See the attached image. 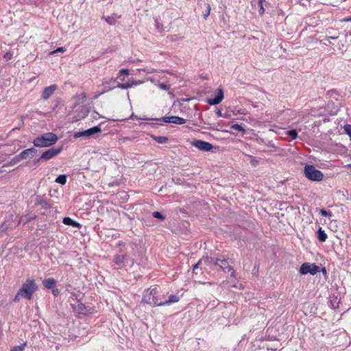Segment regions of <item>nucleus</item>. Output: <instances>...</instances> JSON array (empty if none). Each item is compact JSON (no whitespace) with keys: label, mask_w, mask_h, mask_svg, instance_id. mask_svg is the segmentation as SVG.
Segmentation results:
<instances>
[{"label":"nucleus","mask_w":351,"mask_h":351,"mask_svg":"<svg viewBox=\"0 0 351 351\" xmlns=\"http://www.w3.org/2000/svg\"><path fill=\"white\" fill-rule=\"evenodd\" d=\"M179 301V297L176 295H171L168 300H163L162 306L169 305L171 303L178 302Z\"/></svg>","instance_id":"19"},{"label":"nucleus","mask_w":351,"mask_h":351,"mask_svg":"<svg viewBox=\"0 0 351 351\" xmlns=\"http://www.w3.org/2000/svg\"><path fill=\"white\" fill-rule=\"evenodd\" d=\"M21 298H23V295L19 291L16 293V295L12 300V302L14 303H18L20 301Z\"/></svg>","instance_id":"37"},{"label":"nucleus","mask_w":351,"mask_h":351,"mask_svg":"<svg viewBox=\"0 0 351 351\" xmlns=\"http://www.w3.org/2000/svg\"><path fill=\"white\" fill-rule=\"evenodd\" d=\"M172 120H173V123L178 124V125H182L186 122V119H184L182 117H178V116H173Z\"/></svg>","instance_id":"23"},{"label":"nucleus","mask_w":351,"mask_h":351,"mask_svg":"<svg viewBox=\"0 0 351 351\" xmlns=\"http://www.w3.org/2000/svg\"><path fill=\"white\" fill-rule=\"evenodd\" d=\"M167 38L171 42H176L182 40L183 37L180 35L174 34L168 36Z\"/></svg>","instance_id":"27"},{"label":"nucleus","mask_w":351,"mask_h":351,"mask_svg":"<svg viewBox=\"0 0 351 351\" xmlns=\"http://www.w3.org/2000/svg\"><path fill=\"white\" fill-rule=\"evenodd\" d=\"M210 10H211L210 5L209 4H207L206 9L205 12L203 14L204 18L205 19H206L207 17L209 16L210 12Z\"/></svg>","instance_id":"38"},{"label":"nucleus","mask_w":351,"mask_h":351,"mask_svg":"<svg viewBox=\"0 0 351 351\" xmlns=\"http://www.w3.org/2000/svg\"><path fill=\"white\" fill-rule=\"evenodd\" d=\"M201 259H202V263H204L205 265L209 266V267H210L212 265H215V262L216 261V259L211 258V257H208V256L202 258Z\"/></svg>","instance_id":"21"},{"label":"nucleus","mask_w":351,"mask_h":351,"mask_svg":"<svg viewBox=\"0 0 351 351\" xmlns=\"http://www.w3.org/2000/svg\"><path fill=\"white\" fill-rule=\"evenodd\" d=\"M141 83V82H140V81H135V80L130 81V84H131V87H132L134 85L140 84Z\"/></svg>","instance_id":"46"},{"label":"nucleus","mask_w":351,"mask_h":351,"mask_svg":"<svg viewBox=\"0 0 351 351\" xmlns=\"http://www.w3.org/2000/svg\"><path fill=\"white\" fill-rule=\"evenodd\" d=\"M129 256L126 254L121 255H116L114 258V263L117 266V269H121L123 267L125 262L128 260Z\"/></svg>","instance_id":"13"},{"label":"nucleus","mask_w":351,"mask_h":351,"mask_svg":"<svg viewBox=\"0 0 351 351\" xmlns=\"http://www.w3.org/2000/svg\"><path fill=\"white\" fill-rule=\"evenodd\" d=\"M338 38V36H326V40L329 43H331V40H336Z\"/></svg>","instance_id":"44"},{"label":"nucleus","mask_w":351,"mask_h":351,"mask_svg":"<svg viewBox=\"0 0 351 351\" xmlns=\"http://www.w3.org/2000/svg\"><path fill=\"white\" fill-rule=\"evenodd\" d=\"M322 271H323V272H326V269L324 267L322 268Z\"/></svg>","instance_id":"54"},{"label":"nucleus","mask_w":351,"mask_h":351,"mask_svg":"<svg viewBox=\"0 0 351 351\" xmlns=\"http://www.w3.org/2000/svg\"><path fill=\"white\" fill-rule=\"evenodd\" d=\"M158 87L160 89L164 90H168L170 89V86L169 84H164V83H160L158 84Z\"/></svg>","instance_id":"39"},{"label":"nucleus","mask_w":351,"mask_h":351,"mask_svg":"<svg viewBox=\"0 0 351 351\" xmlns=\"http://www.w3.org/2000/svg\"><path fill=\"white\" fill-rule=\"evenodd\" d=\"M22 159L19 157V154L14 157L9 162L10 165H14L21 161Z\"/></svg>","instance_id":"35"},{"label":"nucleus","mask_w":351,"mask_h":351,"mask_svg":"<svg viewBox=\"0 0 351 351\" xmlns=\"http://www.w3.org/2000/svg\"><path fill=\"white\" fill-rule=\"evenodd\" d=\"M319 213L322 215V216H324V217H331L332 216V214L331 212L330 211H328L324 208H322L320 209L319 210Z\"/></svg>","instance_id":"34"},{"label":"nucleus","mask_w":351,"mask_h":351,"mask_svg":"<svg viewBox=\"0 0 351 351\" xmlns=\"http://www.w3.org/2000/svg\"><path fill=\"white\" fill-rule=\"evenodd\" d=\"M82 306H83V304H82V303H81V304H78V308H79V309H82Z\"/></svg>","instance_id":"51"},{"label":"nucleus","mask_w":351,"mask_h":351,"mask_svg":"<svg viewBox=\"0 0 351 351\" xmlns=\"http://www.w3.org/2000/svg\"><path fill=\"white\" fill-rule=\"evenodd\" d=\"M119 75H129V70L127 69H121L119 71Z\"/></svg>","instance_id":"42"},{"label":"nucleus","mask_w":351,"mask_h":351,"mask_svg":"<svg viewBox=\"0 0 351 351\" xmlns=\"http://www.w3.org/2000/svg\"><path fill=\"white\" fill-rule=\"evenodd\" d=\"M72 295L77 298V295L75 293H72Z\"/></svg>","instance_id":"55"},{"label":"nucleus","mask_w":351,"mask_h":351,"mask_svg":"<svg viewBox=\"0 0 351 351\" xmlns=\"http://www.w3.org/2000/svg\"><path fill=\"white\" fill-rule=\"evenodd\" d=\"M172 119H173V116H170V117H163L161 119H154V120L158 121H162L163 122H165V123H173Z\"/></svg>","instance_id":"28"},{"label":"nucleus","mask_w":351,"mask_h":351,"mask_svg":"<svg viewBox=\"0 0 351 351\" xmlns=\"http://www.w3.org/2000/svg\"><path fill=\"white\" fill-rule=\"evenodd\" d=\"M152 216L155 218H157L160 220H165V216L163 215L161 213L158 212V211H155L152 213Z\"/></svg>","instance_id":"29"},{"label":"nucleus","mask_w":351,"mask_h":351,"mask_svg":"<svg viewBox=\"0 0 351 351\" xmlns=\"http://www.w3.org/2000/svg\"><path fill=\"white\" fill-rule=\"evenodd\" d=\"M348 167H349L350 168H351V164H349V165H348Z\"/></svg>","instance_id":"57"},{"label":"nucleus","mask_w":351,"mask_h":351,"mask_svg":"<svg viewBox=\"0 0 351 351\" xmlns=\"http://www.w3.org/2000/svg\"><path fill=\"white\" fill-rule=\"evenodd\" d=\"M65 51V49L64 47H58L57 49L53 51L51 53L53 54L58 52H64Z\"/></svg>","instance_id":"43"},{"label":"nucleus","mask_w":351,"mask_h":351,"mask_svg":"<svg viewBox=\"0 0 351 351\" xmlns=\"http://www.w3.org/2000/svg\"><path fill=\"white\" fill-rule=\"evenodd\" d=\"M66 175H60L56 179V182L64 185L66 182Z\"/></svg>","instance_id":"24"},{"label":"nucleus","mask_w":351,"mask_h":351,"mask_svg":"<svg viewBox=\"0 0 351 351\" xmlns=\"http://www.w3.org/2000/svg\"><path fill=\"white\" fill-rule=\"evenodd\" d=\"M62 147L50 148V149L46 150L45 152H44L41 154L40 158L37 160V161L49 160L54 158L57 155H58L62 152Z\"/></svg>","instance_id":"8"},{"label":"nucleus","mask_w":351,"mask_h":351,"mask_svg":"<svg viewBox=\"0 0 351 351\" xmlns=\"http://www.w3.org/2000/svg\"><path fill=\"white\" fill-rule=\"evenodd\" d=\"M12 53L10 51H8L3 55V58L5 61H8L12 59Z\"/></svg>","instance_id":"40"},{"label":"nucleus","mask_w":351,"mask_h":351,"mask_svg":"<svg viewBox=\"0 0 351 351\" xmlns=\"http://www.w3.org/2000/svg\"><path fill=\"white\" fill-rule=\"evenodd\" d=\"M82 97H83V98H86V94H85V93H83V94H82Z\"/></svg>","instance_id":"53"},{"label":"nucleus","mask_w":351,"mask_h":351,"mask_svg":"<svg viewBox=\"0 0 351 351\" xmlns=\"http://www.w3.org/2000/svg\"><path fill=\"white\" fill-rule=\"evenodd\" d=\"M257 142H258V143H259V144H264V145H266V143H267L264 141V139H263V138H258V139H257Z\"/></svg>","instance_id":"50"},{"label":"nucleus","mask_w":351,"mask_h":351,"mask_svg":"<svg viewBox=\"0 0 351 351\" xmlns=\"http://www.w3.org/2000/svg\"><path fill=\"white\" fill-rule=\"evenodd\" d=\"M319 271V267L314 263H304L300 268V273L302 275L310 274L311 275H315Z\"/></svg>","instance_id":"6"},{"label":"nucleus","mask_w":351,"mask_h":351,"mask_svg":"<svg viewBox=\"0 0 351 351\" xmlns=\"http://www.w3.org/2000/svg\"><path fill=\"white\" fill-rule=\"evenodd\" d=\"M248 157L250 158V164L253 166V167H256L259 165V160L257 159L256 158L252 156H248Z\"/></svg>","instance_id":"30"},{"label":"nucleus","mask_w":351,"mask_h":351,"mask_svg":"<svg viewBox=\"0 0 351 351\" xmlns=\"http://www.w3.org/2000/svg\"><path fill=\"white\" fill-rule=\"evenodd\" d=\"M101 132V125L94 126L91 128H89L86 130H84L82 132H76L73 134V137L77 138L80 137H85V138H89L90 136L99 133Z\"/></svg>","instance_id":"7"},{"label":"nucleus","mask_w":351,"mask_h":351,"mask_svg":"<svg viewBox=\"0 0 351 351\" xmlns=\"http://www.w3.org/2000/svg\"><path fill=\"white\" fill-rule=\"evenodd\" d=\"M345 132L351 138V125H347L345 126Z\"/></svg>","instance_id":"41"},{"label":"nucleus","mask_w":351,"mask_h":351,"mask_svg":"<svg viewBox=\"0 0 351 351\" xmlns=\"http://www.w3.org/2000/svg\"><path fill=\"white\" fill-rule=\"evenodd\" d=\"M152 138L156 142H157L158 143H160V144H165V143H167V141H168V138L166 136L152 135Z\"/></svg>","instance_id":"22"},{"label":"nucleus","mask_w":351,"mask_h":351,"mask_svg":"<svg viewBox=\"0 0 351 351\" xmlns=\"http://www.w3.org/2000/svg\"><path fill=\"white\" fill-rule=\"evenodd\" d=\"M223 99V90L221 88H218L217 93L214 98L208 99L207 103L211 106L219 104Z\"/></svg>","instance_id":"11"},{"label":"nucleus","mask_w":351,"mask_h":351,"mask_svg":"<svg viewBox=\"0 0 351 351\" xmlns=\"http://www.w3.org/2000/svg\"><path fill=\"white\" fill-rule=\"evenodd\" d=\"M317 239L319 241L321 242H325L326 239H327V234L325 232V231L324 230H322V228L320 227L317 232Z\"/></svg>","instance_id":"20"},{"label":"nucleus","mask_w":351,"mask_h":351,"mask_svg":"<svg viewBox=\"0 0 351 351\" xmlns=\"http://www.w3.org/2000/svg\"><path fill=\"white\" fill-rule=\"evenodd\" d=\"M163 300L160 298L157 287L147 289L144 291L143 302L152 306H162Z\"/></svg>","instance_id":"2"},{"label":"nucleus","mask_w":351,"mask_h":351,"mask_svg":"<svg viewBox=\"0 0 351 351\" xmlns=\"http://www.w3.org/2000/svg\"><path fill=\"white\" fill-rule=\"evenodd\" d=\"M56 89H57V86L55 84L45 87L42 93L43 99L44 100L48 99L53 94V93L55 92V90Z\"/></svg>","instance_id":"15"},{"label":"nucleus","mask_w":351,"mask_h":351,"mask_svg":"<svg viewBox=\"0 0 351 351\" xmlns=\"http://www.w3.org/2000/svg\"><path fill=\"white\" fill-rule=\"evenodd\" d=\"M52 293L54 296H57L58 295V294L60 293V291L58 289H53L52 290Z\"/></svg>","instance_id":"48"},{"label":"nucleus","mask_w":351,"mask_h":351,"mask_svg":"<svg viewBox=\"0 0 351 351\" xmlns=\"http://www.w3.org/2000/svg\"><path fill=\"white\" fill-rule=\"evenodd\" d=\"M267 2L266 0H252V5L254 8H258V13L261 16L263 15L265 13V8L264 6L266 5Z\"/></svg>","instance_id":"14"},{"label":"nucleus","mask_w":351,"mask_h":351,"mask_svg":"<svg viewBox=\"0 0 351 351\" xmlns=\"http://www.w3.org/2000/svg\"><path fill=\"white\" fill-rule=\"evenodd\" d=\"M58 140V136L53 132L44 133L33 141V144L36 147H48L53 145Z\"/></svg>","instance_id":"1"},{"label":"nucleus","mask_w":351,"mask_h":351,"mask_svg":"<svg viewBox=\"0 0 351 351\" xmlns=\"http://www.w3.org/2000/svg\"><path fill=\"white\" fill-rule=\"evenodd\" d=\"M25 346H26V343H24L23 344H21L19 346L14 347L11 350V351H23Z\"/></svg>","instance_id":"36"},{"label":"nucleus","mask_w":351,"mask_h":351,"mask_svg":"<svg viewBox=\"0 0 351 351\" xmlns=\"http://www.w3.org/2000/svg\"><path fill=\"white\" fill-rule=\"evenodd\" d=\"M62 222L66 226H70L75 228H80L81 225L77 222L76 221L72 219L69 217H65L63 218Z\"/></svg>","instance_id":"17"},{"label":"nucleus","mask_w":351,"mask_h":351,"mask_svg":"<svg viewBox=\"0 0 351 351\" xmlns=\"http://www.w3.org/2000/svg\"><path fill=\"white\" fill-rule=\"evenodd\" d=\"M129 139H130L129 138H125L123 139V141L129 140Z\"/></svg>","instance_id":"56"},{"label":"nucleus","mask_w":351,"mask_h":351,"mask_svg":"<svg viewBox=\"0 0 351 351\" xmlns=\"http://www.w3.org/2000/svg\"><path fill=\"white\" fill-rule=\"evenodd\" d=\"M304 174L306 178L311 181H321L324 177L322 172L312 165H306L304 169Z\"/></svg>","instance_id":"4"},{"label":"nucleus","mask_w":351,"mask_h":351,"mask_svg":"<svg viewBox=\"0 0 351 351\" xmlns=\"http://www.w3.org/2000/svg\"><path fill=\"white\" fill-rule=\"evenodd\" d=\"M102 19H104L108 24L112 25H115L117 20L114 16H102Z\"/></svg>","instance_id":"25"},{"label":"nucleus","mask_w":351,"mask_h":351,"mask_svg":"<svg viewBox=\"0 0 351 351\" xmlns=\"http://www.w3.org/2000/svg\"><path fill=\"white\" fill-rule=\"evenodd\" d=\"M155 27L157 29L158 32L162 33L164 32L163 25L160 23L157 19H155Z\"/></svg>","instance_id":"26"},{"label":"nucleus","mask_w":351,"mask_h":351,"mask_svg":"<svg viewBox=\"0 0 351 351\" xmlns=\"http://www.w3.org/2000/svg\"><path fill=\"white\" fill-rule=\"evenodd\" d=\"M192 145L198 149L204 152H209L214 148V146L211 143L202 140H195L193 142Z\"/></svg>","instance_id":"10"},{"label":"nucleus","mask_w":351,"mask_h":351,"mask_svg":"<svg viewBox=\"0 0 351 351\" xmlns=\"http://www.w3.org/2000/svg\"><path fill=\"white\" fill-rule=\"evenodd\" d=\"M37 154V150L34 147L26 149L19 154V157L22 160L32 158Z\"/></svg>","instance_id":"12"},{"label":"nucleus","mask_w":351,"mask_h":351,"mask_svg":"<svg viewBox=\"0 0 351 351\" xmlns=\"http://www.w3.org/2000/svg\"><path fill=\"white\" fill-rule=\"evenodd\" d=\"M116 87L121 88V89H128L131 88V84H130V82H128L127 83H118Z\"/></svg>","instance_id":"31"},{"label":"nucleus","mask_w":351,"mask_h":351,"mask_svg":"<svg viewBox=\"0 0 351 351\" xmlns=\"http://www.w3.org/2000/svg\"><path fill=\"white\" fill-rule=\"evenodd\" d=\"M38 287L34 279H27L22 284L19 290L23 295V298L32 300L34 293L37 290Z\"/></svg>","instance_id":"3"},{"label":"nucleus","mask_w":351,"mask_h":351,"mask_svg":"<svg viewBox=\"0 0 351 351\" xmlns=\"http://www.w3.org/2000/svg\"><path fill=\"white\" fill-rule=\"evenodd\" d=\"M115 82L116 80L112 78L108 80L104 79L102 84L100 86V87H102L101 91L97 95L95 96V98L97 99L99 95L116 88V86L114 85Z\"/></svg>","instance_id":"9"},{"label":"nucleus","mask_w":351,"mask_h":351,"mask_svg":"<svg viewBox=\"0 0 351 351\" xmlns=\"http://www.w3.org/2000/svg\"><path fill=\"white\" fill-rule=\"evenodd\" d=\"M36 204L40 206L43 208L47 209L51 208V203L43 197L38 196L36 199Z\"/></svg>","instance_id":"16"},{"label":"nucleus","mask_w":351,"mask_h":351,"mask_svg":"<svg viewBox=\"0 0 351 351\" xmlns=\"http://www.w3.org/2000/svg\"><path fill=\"white\" fill-rule=\"evenodd\" d=\"M215 266H219L225 272L231 271V277L235 278L236 272L230 265L228 259L221 257L216 258Z\"/></svg>","instance_id":"5"},{"label":"nucleus","mask_w":351,"mask_h":351,"mask_svg":"<svg viewBox=\"0 0 351 351\" xmlns=\"http://www.w3.org/2000/svg\"><path fill=\"white\" fill-rule=\"evenodd\" d=\"M118 245H119V246H121V245H124V243H122L121 241H120V242H119Z\"/></svg>","instance_id":"52"},{"label":"nucleus","mask_w":351,"mask_h":351,"mask_svg":"<svg viewBox=\"0 0 351 351\" xmlns=\"http://www.w3.org/2000/svg\"><path fill=\"white\" fill-rule=\"evenodd\" d=\"M287 134L293 139H295L298 136V132L296 130H290L287 131Z\"/></svg>","instance_id":"33"},{"label":"nucleus","mask_w":351,"mask_h":351,"mask_svg":"<svg viewBox=\"0 0 351 351\" xmlns=\"http://www.w3.org/2000/svg\"><path fill=\"white\" fill-rule=\"evenodd\" d=\"M43 284L46 289H53L56 285V280L54 278H49L45 279Z\"/></svg>","instance_id":"18"},{"label":"nucleus","mask_w":351,"mask_h":351,"mask_svg":"<svg viewBox=\"0 0 351 351\" xmlns=\"http://www.w3.org/2000/svg\"><path fill=\"white\" fill-rule=\"evenodd\" d=\"M231 129L242 132L243 133H245V130L241 125L239 124H233L231 126Z\"/></svg>","instance_id":"32"},{"label":"nucleus","mask_w":351,"mask_h":351,"mask_svg":"<svg viewBox=\"0 0 351 351\" xmlns=\"http://www.w3.org/2000/svg\"><path fill=\"white\" fill-rule=\"evenodd\" d=\"M266 145L267 147H271V148H275L276 147L275 145L271 141H268L266 143Z\"/></svg>","instance_id":"47"},{"label":"nucleus","mask_w":351,"mask_h":351,"mask_svg":"<svg viewBox=\"0 0 351 351\" xmlns=\"http://www.w3.org/2000/svg\"><path fill=\"white\" fill-rule=\"evenodd\" d=\"M216 114L218 117H223V114H222V112L220 109H217L216 110Z\"/></svg>","instance_id":"49"},{"label":"nucleus","mask_w":351,"mask_h":351,"mask_svg":"<svg viewBox=\"0 0 351 351\" xmlns=\"http://www.w3.org/2000/svg\"><path fill=\"white\" fill-rule=\"evenodd\" d=\"M201 264H202V259H200L197 263L193 265V271H194Z\"/></svg>","instance_id":"45"}]
</instances>
